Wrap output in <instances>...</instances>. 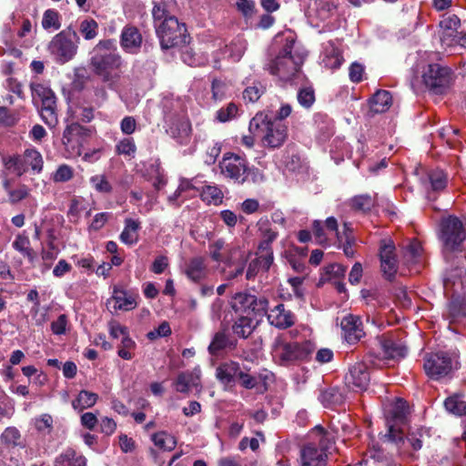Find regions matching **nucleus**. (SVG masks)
Returning a JSON list of instances; mask_svg holds the SVG:
<instances>
[{
	"label": "nucleus",
	"mask_w": 466,
	"mask_h": 466,
	"mask_svg": "<svg viewBox=\"0 0 466 466\" xmlns=\"http://www.w3.org/2000/svg\"><path fill=\"white\" fill-rule=\"evenodd\" d=\"M85 202L82 198H75L72 200L69 210L68 217L70 220L73 222H76L79 218V216L82 211L86 210Z\"/></svg>",
	"instance_id": "nucleus-59"
},
{
	"label": "nucleus",
	"mask_w": 466,
	"mask_h": 466,
	"mask_svg": "<svg viewBox=\"0 0 466 466\" xmlns=\"http://www.w3.org/2000/svg\"><path fill=\"white\" fill-rule=\"evenodd\" d=\"M420 254V244L417 240H410L405 247L402 248L403 263L410 265L418 262Z\"/></svg>",
	"instance_id": "nucleus-37"
},
{
	"label": "nucleus",
	"mask_w": 466,
	"mask_h": 466,
	"mask_svg": "<svg viewBox=\"0 0 466 466\" xmlns=\"http://www.w3.org/2000/svg\"><path fill=\"white\" fill-rule=\"evenodd\" d=\"M76 34L61 32L50 42L49 50L56 59L60 63L71 60L76 53L77 46L74 42Z\"/></svg>",
	"instance_id": "nucleus-14"
},
{
	"label": "nucleus",
	"mask_w": 466,
	"mask_h": 466,
	"mask_svg": "<svg viewBox=\"0 0 466 466\" xmlns=\"http://www.w3.org/2000/svg\"><path fill=\"white\" fill-rule=\"evenodd\" d=\"M151 441L154 442L155 446L162 451H170L174 450L177 445L176 438L167 431L154 433L151 436Z\"/></svg>",
	"instance_id": "nucleus-36"
},
{
	"label": "nucleus",
	"mask_w": 466,
	"mask_h": 466,
	"mask_svg": "<svg viewBox=\"0 0 466 466\" xmlns=\"http://www.w3.org/2000/svg\"><path fill=\"white\" fill-rule=\"evenodd\" d=\"M152 15L156 25L159 24L166 18H169V15L166 9V5L163 2H156L152 10Z\"/></svg>",
	"instance_id": "nucleus-64"
},
{
	"label": "nucleus",
	"mask_w": 466,
	"mask_h": 466,
	"mask_svg": "<svg viewBox=\"0 0 466 466\" xmlns=\"http://www.w3.org/2000/svg\"><path fill=\"white\" fill-rule=\"evenodd\" d=\"M248 130L259 137L263 146L275 148L280 147L287 138V127L282 122L270 119L263 112L256 114L250 120Z\"/></svg>",
	"instance_id": "nucleus-2"
},
{
	"label": "nucleus",
	"mask_w": 466,
	"mask_h": 466,
	"mask_svg": "<svg viewBox=\"0 0 466 466\" xmlns=\"http://www.w3.org/2000/svg\"><path fill=\"white\" fill-rule=\"evenodd\" d=\"M425 86L435 95H442L451 84V72L438 64L429 65L422 75Z\"/></svg>",
	"instance_id": "nucleus-13"
},
{
	"label": "nucleus",
	"mask_w": 466,
	"mask_h": 466,
	"mask_svg": "<svg viewBox=\"0 0 466 466\" xmlns=\"http://www.w3.org/2000/svg\"><path fill=\"white\" fill-rule=\"evenodd\" d=\"M200 375L199 368L180 373L175 382L176 390L181 393H187L193 388H200Z\"/></svg>",
	"instance_id": "nucleus-23"
},
{
	"label": "nucleus",
	"mask_w": 466,
	"mask_h": 466,
	"mask_svg": "<svg viewBox=\"0 0 466 466\" xmlns=\"http://www.w3.org/2000/svg\"><path fill=\"white\" fill-rule=\"evenodd\" d=\"M169 133L180 145H187L191 134V125L188 119L182 116L172 121L169 126Z\"/></svg>",
	"instance_id": "nucleus-25"
},
{
	"label": "nucleus",
	"mask_w": 466,
	"mask_h": 466,
	"mask_svg": "<svg viewBox=\"0 0 466 466\" xmlns=\"http://www.w3.org/2000/svg\"><path fill=\"white\" fill-rule=\"evenodd\" d=\"M74 176L73 168L66 164L60 165L52 174L51 178L54 182L64 183L69 181Z\"/></svg>",
	"instance_id": "nucleus-52"
},
{
	"label": "nucleus",
	"mask_w": 466,
	"mask_h": 466,
	"mask_svg": "<svg viewBox=\"0 0 466 466\" xmlns=\"http://www.w3.org/2000/svg\"><path fill=\"white\" fill-rule=\"evenodd\" d=\"M315 431L319 434V446L309 443L300 451L301 466H326L328 450L331 447L332 441L324 433L321 427H316Z\"/></svg>",
	"instance_id": "nucleus-11"
},
{
	"label": "nucleus",
	"mask_w": 466,
	"mask_h": 466,
	"mask_svg": "<svg viewBox=\"0 0 466 466\" xmlns=\"http://www.w3.org/2000/svg\"><path fill=\"white\" fill-rule=\"evenodd\" d=\"M90 184L96 191L103 194L111 193L113 187L105 175H95L90 177Z\"/></svg>",
	"instance_id": "nucleus-49"
},
{
	"label": "nucleus",
	"mask_w": 466,
	"mask_h": 466,
	"mask_svg": "<svg viewBox=\"0 0 466 466\" xmlns=\"http://www.w3.org/2000/svg\"><path fill=\"white\" fill-rule=\"evenodd\" d=\"M181 58L183 62L190 66H200L203 62L190 48L185 46L182 53Z\"/></svg>",
	"instance_id": "nucleus-63"
},
{
	"label": "nucleus",
	"mask_w": 466,
	"mask_h": 466,
	"mask_svg": "<svg viewBox=\"0 0 466 466\" xmlns=\"http://www.w3.org/2000/svg\"><path fill=\"white\" fill-rule=\"evenodd\" d=\"M248 43L242 37L233 39L229 44L215 53V66H219L221 59H227L230 62H238L247 50Z\"/></svg>",
	"instance_id": "nucleus-17"
},
{
	"label": "nucleus",
	"mask_w": 466,
	"mask_h": 466,
	"mask_svg": "<svg viewBox=\"0 0 466 466\" xmlns=\"http://www.w3.org/2000/svg\"><path fill=\"white\" fill-rule=\"evenodd\" d=\"M314 350L315 345L309 340L301 343L287 342L281 337L276 338L272 345L274 355L282 364L306 360Z\"/></svg>",
	"instance_id": "nucleus-8"
},
{
	"label": "nucleus",
	"mask_w": 466,
	"mask_h": 466,
	"mask_svg": "<svg viewBox=\"0 0 466 466\" xmlns=\"http://www.w3.org/2000/svg\"><path fill=\"white\" fill-rule=\"evenodd\" d=\"M150 169L153 186L157 189H160L166 184V180L160 170L159 164L156 161L155 163L150 165Z\"/></svg>",
	"instance_id": "nucleus-60"
},
{
	"label": "nucleus",
	"mask_w": 466,
	"mask_h": 466,
	"mask_svg": "<svg viewBox=\"0 0 466 466\" xmlns=\"http://www.w3.org/2000/svg\"><path fill=\"white\" fill-rule=\"evenodd\" d=\"M294 45L295 40L292 37L286 38L279 55L268 64L270 74L282 81L290 80L299 72L303 62V56L293 52Z\"/></svg>",
	"instance_id": "nucleus-4"
},
{
	"label": "nucleus",
	"mask_w": 466,
	"mask_h": 466,
	"mask_svg": "<svg viewBox=\"0 0 466 466\" xmlns=\"http://www.w3.org/2000/svg\"><path fill=\"white\" fill-rule=\"evenodd\" d=\"M298 101L304 107H310L315 101L314 92L310 88H303L298 93Z\"/></svg>",
	"instance_id": "nucleus-62"
},
{
	"label": "nucleus",
	"mask_w": 466,
	"mask_h": 466,
	"mask_svg": "<svg viewBox=\"0 0 466 466\" xmlns=\"http://www.w3.org/2000/svg\"><path fill=\"white\" fill-rule=\"evenodd\" d=\"M268 320L279 329H287L294 324L295 316L290 310L286 309L283 304H279L268 314Z\"/></svg>",
	"instance_id": "nucleus-22"
},
{
	"label": "nucleus",
	"mask_w": 466,
	"mask_h": 466,
	"mask_svg": "<svg viewBox=\"0 0 466 466\" xmlns=\"http://www.w3.org/2000/svg\"><path fill=\"white\" fill-rule=\"evenodd\" d=\"M426 183L432 191L443 190L448 183L447 175L440 168L431 169L427 173Z\"/></svg>",
	"instance_id": "nucleus-34"
},
{
	"label": "nucleus",
	"mask_w": 466,
	"mask_h": 466,
	"mask_svg": "<svg viewBox=\"0 0 466 466\" xmlns=\"http://www.w3.org/2000/svg\"><path fill=\"white\" fill-rule=\"evenodd\" d=\"M2 162L5 170L17 177L26 172L40 174L44 167L41 153L33 147L25 149L22 154L3 157Z\"/></svg>",
	"instance_id": "nucleus-5"
},
{
	"label": "nucleus",
	"mask_w": 466,
	"mask_h": 466,
	"mask_svg": "<svg viewBox=\"0 0 466 466\" xmlns=\"http://www.w3.org/2000/svg\"><path fill=\"white\" fill-rule=\"evenodd\" d=\"M238 107L234 103H229L226 107H222L217 111L216 118L221 123L230 121L237 117Z\"/></svg>",
	"instance_id": "nucleus-50"
},
{
	"label": "nucleus",
	"mask_w": 466,
	"mask_h": 466,
	"mask_svg": "<svg viewBox=\"0 0 466 466\" xmlns=\"http://www.w3.org/2000/svg\"><path fill=\"white\" fill-rule=\"evenodd\" d=\"M30 194V189L26 185H20L17 188L9 190V201L12 204H16L19 201L26 198Z\"/></svg>",
	"instance_id": "nucleus-58"
},
{
	"label": "nucleus",
	"mask_w": 466,
	"mask_h": 466,
	"mask_svg": "<svg viewBox=\"0 0 466 466\" xmlns=\"http://www.w3.org/2000/svg\"><path fill=\"white\" fill-rule=\"evenodd\" d=\"M375 205V199L368 194L356 196L351 199V207L355 210L367 212Z\"/></svg>",
	"instance_id": "nucleus-45"
},
{
	"label": "nucleus",
	"mask_w": 466,
	"mask_h": 466,
	"mask_svg": "<svg viewBox=\"0 0 466 466\" xmlns=\"http://www.w3.org/2000/svg\"><path fill=\"white\" fill-rule=\"evenodd\" d=\"M341 329L345 340L350 344L358 343L364 336L362 321L359 316L349 314L341 319Z\"/></svg>",
	"instance_id": "nucleus-18"
},
{
	"label": "nucleus",
	"mask_w": 466,
	"mask_h": 466,
	"mask_svg": "<svg viewBox=\"0 0 466 466\" xmlns=\"http://www.w3.org/2000/svg\"><path fill=\"white\" fill-rule=\"evenodd\" d=\"M121 57L113 40L100 41L93 49L91 65L96 74L106 76L110 70L117 68Z\"/></svg>",
	"instance_id": "nucleus-6"
},
{
	"label": "nucleus",
	"mask_w": 466,
	"mask_h": 466,
	"mask_svg": "<svg viewBox=\"0 0 466 466\" xmlns=\"http://www.w3.org/2000/svg\"><path fill=\"white\" fill-rule=\"evenodd\" d=\"M343 57L340 51L333 45L329 44L325 47L322 64L325 67L336 69L341 66Z\"/></svg>",
	"instance_id": "nucleus-33"
},
{
	"label": "nucleus",
	"mask_w": 466,
	"mask_h": 466,
	"mask_svg": "<svg viewBox=\"0 0 466 466\" xmlns=\"http://www.w3.org/2000/svg\"><path fill=\"white\" fill-rule=\"evenodd\" d=\"M106 305L112 307L114 310H131L136 308L137 302L132 295L127 294L125 290L114 288L112 297L107 299Z\"/></svg>",
	"instance_id": "nucleus-24"
},
{
	"label": "nucleus",
	"mask_w": 466,
	"mask_h": 466,
	"mask_svg": "<svg viewBox=\"0 0 466 466\" xmlns=\"http://www.w3.org/2000/svg\"><path fill=\"white\" fill-rule=\"evenodd\" d=\"M116 151L119 155L133 157L137 151L135 141L132 137H125L116 145Z\"/></svg>",
	"instance_id": "nucleus-47"
},
{
	"label": "nucleus",
	"mask_w": 466,
	"mask_h": 466,
	"mask_svg": "<svg viewBox=\"0 0 466 466\" xmlns=\"http://www.w3.org/2000/svg\"><path fill=\"white\" fill-rule=\"evenodd\" d=\"M465 238L466 233L459 218L449 217L441 221L440 238L446 258L450 253L461 250V245Z\"/></svg>",
	"instance_id": "nucleus-9"
},
{
	"label": "nucleus",
	"mask_w": 466,
	"mask_h": 466,
	"mask_svg": "<svg viewBox=\"0 0 466 466\" xmlns=\"http://www.w3.org/2000/svg\"><path fill=\"white\" fill-rule=\"evenodd\" d=\"M136 346L135 341L129 337V335H125V338L121 339V348L118 350V356L124 360H131L133 358V354L130 350L134 349Z\"/></svg>",
	"instance_id": "nucleus-56"
},
{
	"label": "nucleus",
	"mask_w": 466,
	"mask_h": 466,
	"mask_svg": "<svg viewBox=\"0 0 466 466\" xmlns=\"http://www.w3.org/2000/svg\"><path fill=\"white\" fill-rule=\"evenodd\" d=\"M1 442L7 447L21 446V433L15 427H7L0 435Z\"/></svg>",
	"instance_id": "nucleus-43"
},
{
	"label": "nucleus",
	"mask_w": 466,
	"mask_h": 466,
	"mask_svg": "<svg viewBox=\"0 0 466 466\" xmlns=\"http://www.w3.org/2000/svg\"><path fill=\"white\" fill-rule=\"evenodd\" d=\"M56 103L49 106H41L40 114L42 120L49 127H55L57 123L56 114Z\"/></svg>",
	"instance_id": "nucleus-54"
},
{
	"label": "nucleus",
	"mask_w": 466,
	"mask_h": 466,
	"mask_svg": "<svg viewBox=\"0 0 466 466\" xmlns=\"http://www.w3.org/2000/svg\"><path fill=\"white\" fill-rule=\"evenodd\" d=\"M383 356L388 359L404 357L407 353L406 347L401 342L394 341L391 339H383L380 341Z\"/></svg>",
	"instance_id": "nucleus-29"
},
{
	"label": "nucleus",
	"mask_w": 466,
	"mask_h": 466,
	"mask_svg": "<svg viewBox=\"0 0 466 466\" xmlns=\"http://www.w3.org/2000/svg\"><path fill=\"white\" fill-rule=\"evenodd\" d=\"M82 127L77 123L67 125L63 133L62 142L65 146H68L76 141L77 137L81 134Z\"/></svg>",
	"instance_id": "nucleus-51"
},
{
	"label": "nucleus",
	"mask_w": 466,
	"mask_h": 466,
	"mask_svg": "<svg viewBox=\"0 0 466 466\" xmlns=\"http://www.w3.org/2000/svg\"><path fill=\"white\" fill-rule=\"evenodd\" d=\"M156 32L162 49L173 48L187 42V28L176 16H169L157 24Z\"/></svg>",
	"instance_id": "nucleus-7"
},
{
	"label": "nucleus",
	"mask_w": 466,
	"mask_h": 466,
	"mask_svg": "<svg viewBox=\"0 0 466 466\" xmlns=\"http://www.w3.org/2000/svg\"><path fill=\"white\" fill-rule=\"evenodd\" d=\"M142 40V35L137 27L126 26L121 33L120 46L127 53L137 54L141 47Z\"/></svg>",
	"instance_id": "nucleus-20"
},
{
	"label": "nucleus",
	"mask_w": 466,
	"mask_h": 466,
	"mask_svg": "<svg viewBox=\"0 0 466 466\" xmlns=\"http://www.w3.org/2000/svg\"><path fill=\"white\" fill-rule=\"evenodd\" d=\"M32 99L35 104L38 102L41 106H49L56 103L55 93L52 89L41 83L33 82L30 85Z\"/></svg>",
	"instance_id": "nucleus-26"
},
{
	"label": "nucleus",
	"mask_w": 466,
	"mask_h": 466,
	"mask_svg": "<svg viewBox=\"0 0 466 466\" xmlns=\"http://www.w3.org/2000/svg\"><path fill=\"white\" fill-rule=\"evenodd\" d=\"M370 382V373L365 363L358 362L350 368L345 376V383L354 391L365 390Z\"/></svg>",
	"instance_id": "nucleus-16"
},
{
	"label": "nucleus",
	"mask_w": 466,
	"mask_h": 466,
	"mask_svg": "<svg viewBox=\"0 0 466 466\" xmlns=\"http://www.w3.org/2000/svg\"><path fill=\"white\" fill-rule=\"evenodd\" d=\"M457 366L456 356L443 351L426 355L423 364L426 374L436 380L449 377Z\"/></svg>",
	"instance_id": "nucleus-10"
},
{
	"label": "nucleus",
	"mask_w": 466,
	"mask_h": 466,
	"mask_svg": "<svg viewBox=\"0 0 466 466\" xmlns=\"http://www.w3.org/2000/svg\"><path fill=\"white\" fill-rule=\"evenodd\" d=\"M319 400L324 406H333L341 404L344 401V396L339 389L329 388L320 393Z\"/></svg>",
	"instance_id": "nucleus-39"
},
{
	"label": "nucleus",
	"mask_w": 466,
	"mask_h": 466,
	"mask_svg": "<svg viewBox=\"0 0 466 466\" xmlns=\"http://www.w3.org/2000/svg\"><path fill=\"white\" fill-rule=\"evenodd\" d=\"M226 247L224 239L218 238L209 245L210 257L213 260L219 262L222 261L223 256L221 250Z\"/></svg>",
	"instance_id": "nucleus-61"
},
{
	"label": "nucleus",
	"mask_w": 466,
	"mask_h": 466,
	"mask_svg": "<svg viewBox=\"0 0 466 466\" xmlns=\"http://www.w3.org/2000/svg\"><path fill=\"white\" fill-rule=\"evenodd\" d=\"M212 97L215 101H221L228 95V85L221 80H214L212 82Z\"/></svg>",
	"instance_id": "nucleus-55"
},
{
	"label": "nucleus",
	"mask_w": 466,
	"mask_h": 466,
	"mask_svg": "<svg viewBox=\"0 0 466 466\" xmlns=\"http://www.w3.org/2000/svg\"><path fill=\"white\" fill-rule=\"evenodd\" d=\"M220 173L227 178L238 184L249 181L258 182L261 175L257 168L249 167L247 158L243 156L227 153L219 162Z\"/></svg>",
	"instance_id": "nucleus-3"
},
{
	"label": "nucleus",
	"mask_w": 466,
	"mask_h": 466,
	"mask_svg": "<svg viewBox=\"0 0 466 466\" xmlns=\"http://www.w3.org/2000/svg\"><path fill=\"white\" fill-rule=\"evenodd\" d=\"M140 228V222L133 218H126L125 228L120 234V240L127 245H134L138 240L137 231Z\"/></svg>",
	"instance_id": "nucleus-31"
},
{
	"label": "nucleus",
	"mask_w": 466,
	"mask_h": 466,
	"mask_svg": "<svg viewBox=\"0 0 466 466\" xmlns=\"http://www.w3.org/2000/svg\"><path fill=\"white\" fill-rule=\"evenodd\" d=\"M391 105V96L386 90H380L370 99V109L374 113H383Z\"/></svg>",
	"instance_id": "nucleus-32"
},
{
	"label": "nucleus",
	"mask_w": 466,
	"mask_h": 466,
	"mask_svg": "<svg viewBox=\"0 0 466 466\" xmlns=\"http://www.w3.org/2000/svg\"><path fill=\"white\" fill-rule=\"evenodd\" d=\"M444 407L450 413L458 416L466 414V402L459 395L447 398L444 401Z\"/></svg>",
	"instance_id": "nucleus-40"
},
{
	"label": "nucleus",
	"mask_w": 466,
	"mask_h": 466,
	"mask_svg": "<svg viewBox=\"0 0 466 466\" xmlns=\"http://www.w3.org/2000/svg\"><path fill=\"white\" fill-rule=\"evenodd\" d=\"M240 367L238 362L228 361L221 363L216 370L217 379L223 384L232 383L238 377Z\"/></svg>",
	"instance_id": "nucleus-27"
},
{
	"label": "nucleus",
	"mask_w": 466,
	"mask_h": 466,
	"mask_svg": "<svg viewBox=\"0 0 466 466\" xmlns=\"http://www.w3.org/2000/svg\"><path fill=\"white\" fill-rule=\"evenodd\" d=\"M98 396L94 392L81 390L76 399L72 401V406L76 410H83L93 407L97 401Z\"/></svg>",
	"instance_id": "nucleus-35"
},
{
	"label": "nucleus",
	"mask_w": 466,
	"mask_h": 466,
	"mask_svg": "<svg viewBox=\"0 0 466 466\" xmlns=\"http://www.w3.org/2000/svg\"><path fill=\"white\" fill-rule=\"evenodd\" d=\"M79 31L85 39L91 40L97 35L98 25L94 19H85L80 23Z\"/></svg>",
	"instance_id": "nucleus-46"
},
{
	"label": "nucleus",
	"mask_w": 466,
	"mask_h": 466,
	"mask_svg": "<svg viewBox=\"0 0 466 466\" xmlns=\"http://www.w3.org/2000/svg\"><path fill=\"white\" fill-rule=\"evenodd\" d=\"M201 198L208 204L218 205L222 202L223 193L216 186H205L201 190Z\"/></svg>",
	"instance_id": "nucleus-42"
},
{
	"label": "nucleus",
	"mask_w": 466,
	"mask_h": 466,
	"mask_svg": "<svg viewBox=\"0 0 466 466\" xmlns=\"http://www.w3.org/2000/svg\"><path fill=\"white\" fill-rule=\"evenodd\" d=\"M12 247L15 250H16L25 258H26L28 261L32 264V266L35 265L36 254L31 248L30 239L27 236L24 234H18L15 238L12 243Z\"/></svg>",
	"instance_id": "nucleus-28"
},
{
	"label": "nucleus",
	"mask_w": 466,
	"mask_h": 466,
	"mask_svg": "<svg viewBox=\"0 0 466 466\" xmlns=\"http://www.w3.org/2000/svg\"><path fill=\"white\" fill-rule=\"evenodd\" d=\"M380 258L382 272L388 279H390L395 276L398 268L395 246L390 238L380 241Z\"/></svg>",
	"instance_id": "nucleus-15"
},
{
	"label": "nucleus",
	"mask_w": 466,
	"mask_h": 466,
	"mask_svg": "<svg viewBox=\"0 0 466 466\" xmlns=\"http://www.w3.org/2000/svg\"><path fill=\"white\" fill-rule=\"evenodd\" d=\"M232 329L237 336L248 338L253 330L252 320L248 317H240L235 321Z\"/></svg>",
	"instance_id": "nucleus-44"
},
{
	"label": "nucleus",
	"mask_w": 466,
	"mask_h": 466,
	"mask_svg": "<svg viewBox=\"0 0 466 466\" xmlns=\"http://www.w3.org/2000/svg\"><path fill=\"white\" fill-rule=\"evenodd\" d=\"M447 316L451 323L466 317V302L460 299H452L448 305Z\"/></svg>",
	"instance_id": "nucleus-38"
},
{
	"label": "nucleus",
	"mask_w": 466,
	"mask_h": 466,
	"mask_svg": "<svg viewBox=\"0 0 466 466\" xmlns=\"http://www.w3.org/2000/svg\"><path fill=\"white\" fill-rule=\"evenodd\" d=\"M264 91L265 87L261 83H254L253 86L245 88L243 91V99L254 103L259 99Z\"/></svg>",
	"instance_id": "nucleus-53"
},
{
	"label": "nucleus",
	"mask_w": 466,
	"mask_h": 466,
	"mask_svg": "<svg viewBox=\"0 0 466 466\" xmlns=\"http://www.w3.org/2000/svg\"><path fill=\"white\" fill-rule=\"evenodd\" d=\"M409 407L402 399H397L386 414L388 431L381 437L383 443L394 445L400 456H410V450L417 451L422 447V431L417 430L409 433L404 439L401 427L407 422Z\"/></svg>",
	"instance_id": "nucleus-1"
},
{
	"label": "nucleus",
	"mask_w": 466,
	"mask_h": 466,
	"mask_svg": "<svg viewBox=\"0 0 466 466\" xmlns=\"http://www.w3.org/2000/svg\"><path fill=\"white\" fill-rule=\"evenodd\" d=\"M230 341L226 332L218 331L214 334L208 350L211 355H217L220 350L228 347Z\"/></svg>",
	"instance_id": "nucleus-41"
},
{
	"label": "nucleus",
	"mask_w": 466,
	"mask_h": 466,
	"mask_svg": "<svg viewBox=\"0 0 466 466\" xmlns=\"http://www.w3.org/2000/svg\"><path fill=\"white\" fill-rule=\"evenodd\" d=\"M461 20L455 15H444L440 21L441 42L446 48H466V31H459Z\"/></svg>",
	"instance_id": "nucleus-12"
},
{
	"label": "nucleus",
	"mask_w": 466,
	"mask_h": 466,
	"mask_svg": "<svg viewBox=\"0 0 466 466\" xmlns=\"http://www.w3.org/2000/svg\"><path fill=\"white\" fill-rule=\"evenodd\" d=\"M86 460L82 455H77L73 449H67L55 461L54 466H86Z\"/></svg>",
	"instance_id": "nucleus-30"
},
{
	"label": "nucleus",
	"mask_w": 466,
	"mask_h": 466,
	"mask_svg": "<svg viewBox=\"0 0 466 466\" xmlns=\"http://www.w3.org/2000/svg\"><path fill=\"white\" fill-rule=\"evenodd\" d=\"M268 300L265 298L257 299L254 295L247 293L237 294L232 301V307L238 310L265 311L268 308Z\"/></svg>",
	"instance_id": "nucleus-19"
},
{
	"label": "nucleus",
	"mask_w": 466,
	"mask_h": 466,
	"mask_svg": "<svg viewBox=\"0 0 466 466\" xmlns=\"http://www.w3.org/2000/svg\"><path fill=\"white\" fill-rule=\"evenodd\" d=\"M183 273L193 282L204 279L208 273L206 259L203 257H193L185 263Z\"/></svg>",
	"instance_id": "nucleus-21"
},
{
	"label": "nucleus",
	"mask_w": 466,
	"mask_h": 466,
	"mask_svg": "<svg viewBox=\"0 0 466 466\" xmlns=\"http://www.w3.org/2000/svg\"><path fill=\"white\" fill-rule=\"evenodd\" d=\"M57 252L55 250L54 245L49 244L48 248L41 250V258L43 260L42 272H46L50 268L51 263L56 258Z\"/></svg>",
	"instance_id": "nucleus-57"
},
{
	"label": "nucleus",
	"mask_w": 466,
	"mask_h": 466,
	"mask_svg": "<svg viewBox=\"0 0 466 466\" xmlns=\"http://www.w3.org/2000/svg\"><path fill=\"white\" fill-rule=\"evenodd\" d=\"M42 26L48 30H57L60 28L61 24L59 22V14L52 9H48L44 13L42 19Z\"/></svg>",
	"instance_id": "nucleus-48"
}]
</instances>
